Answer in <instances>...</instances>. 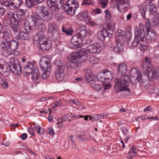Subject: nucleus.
Segmentation results:
<instances>
[{"mask_svg":"<svg viewBox=\"0 0 159 159\" xmlns=\"http://www.w3.org/2000/svg\"><path fill=\"white\" fill-rule=\"evenodd\" d=\"M142 68L143 71V74H145L150 79H159V73L157 69H155L152 66L149 58L146 57L143 62Z\"/></svg>","mask_w":159,"mask_h":159,"instance_id":"1","label":"nucleus"},{"mask_svg":"<svg viewBox=\"0 0 159 159\" xmlns=\"http://www.w3.org/2000/svg\"><path fill=\"white\" fill-rule=\"evenodd\" d=\"M130 81V78L127 75H124L120 79L116 78L115 80V89H116L118 92L127 91L128 93L130 92L129 89L127 88Z\"/></svg>","mask_w":159,"mask_h":159,"instance_id":"2","label":"nucleus"},{"mask_svg":"<svg viewBox=\"0 0 159 159\" xmlns=\"http://www.w3.org/2000/svg\"><path fill=\"white\" fill-rule=\"evenodd\" d=\"M33 70L31 76L33 81L36 84H38L40 82L39 76L40 72L38 69L34 68L33 65L30 62H28L24 67V76H29Z\"/></svg>","mask_w":159,"mask_h":159,"instance_id":"3","label":"nucleus"},{"mask_svg":"<svg viewBox=\"0 0 159 159\" xmlns=\"http://www.w3.org/2000/svg\"><path fill=\"white\" fill-rule=\"evenodd\" d=\"M7 17H4L3 19V23L6 27L11 26L14 33L18 32V23L17 22L14 17V13L9 12L7 13Z\"/></svg>","mask_w":159,"mask_h":159,"instance_id":"4","label":"nucleus"},{"mask_svg":"<svg viewBox=\"0 0 159 159\" xmlns=\"http://www.w3.org/2000/svg\"><path fill=\"white\" fill-rule=\"evenodd\" d=\"M18 45V43L14 39L6 41V43L2 42L0 44V48L3 51V52L8 55L11 53V51L17 49Z\"/></svg>","mask_w":159,"mask_h":159,"instance_id":"5","label":"nucleus"},{"mask_svg":"<svg viewBox=\"0 0 159 159\" xmlns=\"http://www.w3.org/2000/svg\"><path fill=\"white\" fill-rule=\"evenodd\" d=\"M48 59L43 57L40 59V66L42 72V77L43 79H47L50 74L49 70L50 69L51 65L48 61Z\"/></svg>","mask_w":159,"mask_h":159,"instance_id":"6","label":"nucleus"},{"mask_svg":"<svg viewBox=\"0 0 159 159\" xmlns=\"http://www.w3.org/2000/svg\"><path fill=\"white\" fill-rule=\"evenodd\" d=\"M112 72L107 69H104L98 73L97 75L98 80L103 82L109 83L113 78Z\"/></svg>","mask_w":159,"mask_h":159,"instance_id":"7","label":"nucleus"},{"mask_svg":"<svg viewBox=\"0 0 159 159\" xmlns=\"http://www.w3.org/2000/svg\"><path fill=\"white\" fill-rule=\"evenodd\" d=\"M57 67L55 71V76L59 81L63 80L65 76V67L63 66L62 61L61 60L57 61L55 62Z\"/></svg>","mask_w":159,"mask_h":159,"instance_id":"8","label":"nucleus"},{"mask_svg":"<svg viewBox=\"0 0 159 159\" xmlns=\"http://www.w3.org/2000/svg\"><path fill=\"white\" fill-rule=\"evenodd\" d=\"M145 28L146 29L147 39L152 42L155 41L156 39V34L150 27V20L148 19L147 20Z\"/></svg>","mask_w":159,"mask_h":159,"instance_id":"9","label":"nucleus"},{"mask_svg":"<svg viewBox=\"0 0 159 159\" xmlns=\"http://www.w3.org/2000/svg\"><path fill=\"white\" fill-rule=\"evenodd\" d=\"M68 60L74 64L75 67L79 68L80 67V63L79 61V50L76 52H73L68 56Z\"/></svg>","mask_w":159,"mask_h":159,"instance_id":"10","label":"nucleus"},{"mask_svg":"<svg viewBox=\"0 0 159 159\" xmlns=\"http://www.w3.org/2000/svg\"><path fill=\"white\" fill-rule=\"evenodd\" d=\"M21 24H18V27L23 26L24 30L27 32H30L33 29V22L32 20L30 18L24 19L23 21H21Z\"/></svg>","mask_w":159,"mask_h":159,"instance_id":"11","label":"nucleus"},{"mask_svg":"<svg viewBox=\"0 0 159 159\" xmlns=\"http://www.w3.org/2000/svg\"><path fill=\"white\" fill-rule=\"evenodd\" d=\"M87 49L88 51L86 52L92 54H95L100 52L102 48L101 44L97 42L88 46Z\"/></svg>","mask_w":159,"mask_h":159,"instance_id":"12","label":"nucleus"},{"mask_svg":"<svg viewBox=\"0 0 159 159\" xmlns=\"http://www.w3.org/2000/svg\"><path fill=\"white\" fill-rule=\"evenodd\" d=\"M49 16L48 9L46 7L42 6L40 8V19L47 21L51 19Z\"/></svg>","mask_w":159,"mask_h":159,"instance_id":"13","label":"nucleus"},{"mask_svg":"<svg viewBox=\"0 0 159 159\" xmlns=\"http://www.w3.org/2000/svg\"><path fill=\"white\" fill-rule=\"evenodd\" d=\"M40 34V49L43 50H45L49 49L51 46L50 41L48 42L46 39L45 36H43L42 37Z\"/></svg>","mask_w":159,"mask_h":159,"instance_id":"14","label":"nucleus"},{"mask_svg":"<svg viewBox=\"0 0 159 159\" xmlns=\"http://www.w3.org/2000/svg\"><path fill=\"white\" fill-rule=\"evenodd\" d=\"M118 1L116 7L118 10L120 11L130 7V2L128 0H118Z\"/></svg>","mask_w":159,"mask_h":159,"instance_id":"15","label":"nucleus"},{"mask_svg":"<svg viewBox=\"0 0 159 159\" xmlns=\"http://www.w3.org/2000/svg\"><path fill=\"white\" fill-rule=\"evenodd\" d=\"M145 27L144 25L142 23H140L139 25V26H137L135 28V36H136V33L138 34L139 38H141L142 34H143V36L142 39L144 40L145 37Z\"/></svg>","mask_w":159,"mask_h":159,"instance_id":"16","label":"nucleus"},{"mask_svg":"<svg viewBox=\"0 0 159 159\" xmlns=\"http://www.w3.org/2000/svg\"><path fill=\"white\" fill-rule=\"evenodd\" d=\"M113 36L112 33L107 32L105 30H103L99 32L97 35L98 39L101 41H103L107 39L111 38Z\"/></svg>","mask_w":159,"mask_h":159,"instance_id":"17","label":"nucleus"},{"mask_svg":"<svg viewBox=\"0 0 159 159\" xmlns=\"http://www.w3.org/2000/svg\"><path fill=\"white\" fill-rule=\"evenodd\" d=\"M82 39L77 35L73 36L71 39V45L70 46L71 48H75L79 47V45L82 42Z\"/></svg>","mask_w":159,"mask_h":159,"instance_id":"18","label":"nucleus"},{"mask_svg":"<svg viewBox=\"0 0 159 159\" xmlns=\"http://www.w3.org/2000/svg\"><path fill=\"white\" fill-rule=\"evenodd\" d=\"M11 69L12 73L20 75L21 74V67L20 65L16 64L14 62H11Z\"/></svg>","mask_w":159,"mask_h":159,"instance_id":"19","label":"nucleus"},{"mask_svg":"<svg viewBox=\"0 0 159 159\" xmlns=\"http://www.w3.org/2000/svg\"><path fill=\"white\" fill-rule=\"evenodd\" d=\"M26 12L24 11V10L22 9H19L18 11L17 14L14 16V17L16 18L17 22H18V24L21 25V21H23L25 19V17L26 16Z\"/></svg>","mask_w":159,"mask_h":159,"instance_id":"20","label":"nucleus"},{"mask_svg":"<svg viewBox=\"0 0 159 159\" xmlns=\"http://www.w3.org/2000/svg\"><path fill=\"white\" fill-rule=\"evenodd\" d=\"M70 6H66L64 8V10L67 14L71 16H73L75 14L76 9L79 7V5L76 4V6L72 5H70Z\"/></svg>","mask_w":159,"mask_h":159,"instance_id":"21","label":"nucleus"},{"mask_svg":"<svg viewBox=\"0 0 159 159\" xmlns=\"http://www.w3.org/2000/svg\"><path fill=\"white\" fill-rule=\"evenodd\" d=\"M77 35L81 39L85 37L87 34L86 28L85 26L82 25L76 31Z\"/></svg>","mask_w":159,"mask_h":159,"instance_id":"22","label":"nucleus"},{"mask_svg":"<svg viewBox=\"0 0 159 159\" xmlns=\"http://www.w3.org/2000/svg\"><path fill=\"white\" fill-rule=\"evenodd\" d=\"M127 70V66L125 62L120 63L117 66V70L118 75H121L125 73Z\"/></svg>","mask_w":159,"mask_h":159,"instance_id":"23","label":"nucleus"},{"mask_svg":"<svg viewBox=\"0 0 159 159\" xmlns=\"http://www.w3.org/2000/svg\"><path fill=\"white\" fill-rule=\"evenodd\" d=\"M87 11H84V12H80L77 15L78 18L82 20H84L86 22L89 21L90 19V17L89 16Z\"/></svg>","mask_w":159,"mask_h":159,"instance_id":"24","label":"nucleus"},{"mask_svg":"<svg viewBox=\"0 0 159 159\" xmlns=\"http://www.w3.org/2000/svg\"><path fill=\"white\" fill-rule=\"evenodd\" d=\"M17 33H14L17 37L21 40H29L30 38V35L24 31L20 32L18 30Z\"/></svg>","mask_w":159,"mask_h":159,"instance_id":"25","label":"nucleus"},{"mask_svg":"<svg viewBox=\"0 0 159 159\" xmlns=\"http://www.w3.org/2000/svg\"><path fill=\"white\" fill-rule=\"evenodd\" d=\"M138 34L137 33H136V36H135L134 38L131 43V46L132 47H136L139 44H140V43H142V42H143L144 41V40L141 39L143 37V34H142L141 38H139L138 37H139Z\"/></svg>","mask_w":159,"mask_h":159,"instance_id":"26","label":"nucleus"},{"mask_svg":"<svg viewBox=\"0 0 159 159\" xmlns=\"http://www.w3.org/2000/svg\"><path fill=\"white\" fill-rule=\"evenodd\" d=\"M116 45L114 46L113 48L114 52L117 53L121 52L123 50L124 46L122 43H120L118 39H116Z\"/></svg>","mask_w":159,"mask_h":159,"instance_id":"27","label":"nucleus"},{"mask_svg":"<svg viewBox=\"0 0 159 159\" xmlns=\"http://www.w3.org/2000/svg\"><path fill=\"white\" fill-rule=\"evenodd\" d=\"M79 61L80 64L81 62H83L86 61L88 58V54L87 53L85 52L84 51L79 50Z\"/></svg>","mask_w":159,"mask_h":159,"instance_id":"28","label":"nucleus"},{"mask_svg":"<svg viewBox=\"0 0 159 159\" xmlns=\"http://www.w3.org/2000/svg\"><path fill=\"white\" fill-rule=\"evenodd\" d=\"M33 40L35 45L40 48V33H37L33 37Z\"/></svg>","mask_w":159,"mask_h":159,"instance_id":"29","label":"nucleus"},{"mask_svg":"<svg viewBox=\"0 0 159 159\" xmlns=\"http://www.w3.org/2000/svg\"><path fill=\"white\" fill-rule=\"evenodd\" d=\"M39 0H25L26 6L28 7H31L37 4Z\"/></svg>","mask_w":159,"mask_h":159,"instance_id":"30","label":"nucleus"},{"mask_svg":"<svg viewBox=\"0 0 159 159\" xmlns=\"http://www.w3.org/2000/svg\"><path fill=\"white\" fill-rule=\"evenodd\" d=\"M117 31L119 34H118V38L117 39L119 40L120 42L125 41V32L121 30H118Z\"/></svg>","mask_w":159,"mask_h":159,"instance_id":"31","label":"nucleus"},{"mask_svg":"<svg viewBox=\"0 0 159 159\" xmlns=\"http://www.w3.org/2000/svg\"><path fill=\"white\" fill-rule=\"evenodd\" d=\"M89 61L92 64H95L98 63L99 59L96 56L92 55L89 58Z\"/></svg>","mask_w":159,"mask_h":159,"instance_id":"32","label":"nucleus"},{"mask_svg":"<svg viewBox=\"0 0 159 159\" xmlns=\"http://www.w3.org/2000/svg\"><path fill=\"white\" fill-rule=\"evenodd\" d=\"M11 5L16 8H18L22 3V0H11Z\"/></svg>","mask_w":159,"mask_h":159,"instance_id":"33","label":"nucleus"},{"mask_svg":"<svg viewBox=\"0 0 159 159\" xmlns=\"http://www.w3.org/2000/svg\"><path fill=\"white\" fill-rule=\"evenodd\" d=\"M139 11L143 18H145L146 11L147 9L146 6H140L139 7Z\"/></svg>","mask_w":159,"mask_h":159,"instance_id":"34","label":"nucleus"},{"mask_svg":"<svg viewBox=\"0 0 159 159\" xmlns=\"http://www.w3.org/2000/svg\"><path fill=\"white\" fill-rule=\"evenodd\" d=\"M10 71H11V63L10 64L8 65V66H6L5 67H4L2 70H0V73L2 75H4L6 73H8Z\"/></svg>","mask_w":159,"mask_h":159,"instance_id":"35","label":"nucleus"},{"mask_svg":"<svg viewBox=\"0 0 159 159\" xmlns=\"http://www.w3.org/2000/svg\"><path fill=\"white\" fill-rule=\"evenodd\" d=\"M142 80L141 76H131L130 81L134 84H136L138 81H140Z\"/></svg>","mask_w":159,"mask_h":159,"instance_id":"36","label":"nucleus"},{"mask_svg":"<svg viewBox=\"0 0 159 159\" xmlns=\"http://www.w3.org/2000/svg\"><path fill=\"white\" fill-rule=\"evenodd\" d=\"M115 25L114 24H112L111 23H109L107 24V27L104 30L107 32H110L112 33L114 30V27Z\"/></svg>","mask_w":159,"mask_h":159,"instance_id":"37","label":"nucleus"},{"mask_svg":"<svg viewBox=\"0 0 159 159\" xmlns=\"http://www.w3.org/2000/svg\"><path fill=\"white\" fill-rule=\"evenodd\" d=\"M57 4L54 3V4H52V6L50 7V6H48V7L50 8L52 11H53L55 12H58V10L60 8V7L61 6V4H58V5H57Z\"/></svg>","mask_w":159,"mask_h":159,"instance_id":"38","label":"nucleus"},{"mask_svg":"<svg viewBox=\"0 0 159 159\" xmlns=\"http://www.w3.org/2000/svg\"><path fill=\"white\" fill-rule=\"evenodd\" d=\"M62 1L61 0H47V3L48 6L51 7L52 5V4H54V3L57 4V5H58V4H61Z\"/></svg>","mask_w":159,"mask_h":159,"instance_id":"39","label":"nucleus"},{"mask_svg":"<svg viewBox=\"0 0 159 159\" xmlns=\"http://www.w3.org/2000/svg\"><path fill=\"white\" fill-rule=\"evenodd\" d=\"M130 74L131 76H141L142 75V74L140 73H138V70L135 68H133L131 70Z\"/></svg>","mask_w":159,"mask_h":159,"instance_id":"40","label":"nucleus"},{"mask_svg":"<svg viewBox=\"0 0 159 159\" xmlns=\"http://www.w3.org/2000/svg\"><path fill=\"white\" fill-rule=\"evenodd\" d=\"M62 31L66 34L67 35H72V33L73 32V31L72 30L71 28H70V29H69L65 28L64 27L62 28Z\"/></svg>","mask_w":159,"mask_h":159,"instance_id":"41","label":"nucleus"},{"mask_svg":"<svg viewBox=\"0 0 159 159\" xmlns=\"http://www.w3.org/2000/svg\"><path fill=\"white\" fill-rule=\"evenodd\" d=\"M105 18L106 20L107 21H111L112 20V16L111 13L107 9L105 11Z\"/></svg>","mask_w":159,"mask_h":159,"instance_id":"42","label":"nucleus"},{"mask_svg":"<svg viewBox=\"0 0 159 159\" xmlns=\"http://www.w3.org/2000/svg\"><path fill=\"white\" fill-rule=\"evenodd\" d=\"M85 78L87 81L90 83V84L92 82H95V81L93 80V76L91 74H87L85 76Z\"/></svg>","mask_w":159,"mask_h":159,"instance_id":"43","label":"nucleus"},{"mask_svg":"<svg viewBox=\"0 0 159 159\" xmlns=\"http://www.w3.org/2000/svg\"><path fill=\"white\" fill-rule=\"evenodd\" d=\"M91 84L92 88L97 91H99L101 89L102 87L99 84H97L96 81L92 82Z\"/></svg>","mask_w":159,"mask_h":159,"instance_id":"44","label":"nucleus"},{"mask_svg":"<svg viewBox=\"0 0 159 159\" xmlns=\"http://www.w3.org/2000/svg\"><path fill=\"white\" fill-rule=\"evenodd\" d=\"M149 8L151 14H154L157 11L156 8L153 4L149 5Z\"/></svg>","mask_w":159,"mask_h":159,"instance_id":"45","label":"nucleus"},{"mask_svg":"<svg viewBox=\"0 0 159 159\" xmlns=\"http://www.w3.org/2000/svg\"><path fill=\"white\" fill-rule=\"evenodd\" d=\"M0 84V87H2L4 88H7L8 87V80L6 79H3Z\"/></svg>","mask_w":159,"mask_h":159,"instance_id":"46","label":"nucleus"},{"mask_svg":"<svg viewBox=\"0 0 159 159\" xmlns=\"http://www.w3.org/2000/svg\"><path fill=\"white\" fill-rule=\"evenodd\" d=\"M150 25H158L159 26V15L157 18H154L151 22L150 21Z\"/></svg>","mask_w":159,"mask_h":159,"instance_id":"47","label":"nucleus"},{"mask_svg":"<svg viewBox=\"0 0 159 159\" xmlns=\"http://www.w3.org/2000/svg\"><path fill=\"white\" fill-rule=\"evenodd\" d=\"M104 118V114L103 113H101L100 115H95L93 116V120H97Z\"/></svg>","mask_w":159,"mask_h":159,"instance_id":"48","label":"nucleus"},{"mask_svg":"<svg viewBox=\"0 0 159 159\" xmlns=\"http://www.w3.org/2000/svg\"><path fill=\"white\" fill-rule=\"evenodd\" d=\"M11 1H8V0H1L0 1V4H2L5 6L9 7L11 5Z\"/></svg>","mask_w":159,"mask_h":159,"instance_id":"49","label":"nucleus"},{"mask_svg":"<svg viewBox=\"0 0 159 159\" xmlns=\"http://www.w3.org/2000/svg\"><path fill=\"white\" fill-rule=\"evenodd\" d=\"M33 22V28L36 27L38 28H39L40 26V20L39 19H32Z\"/></svg>","mask_w":159,"mask_h":159,"instance_id":"50","label":"nucleus"},{"mask_svg":"<svg viewBox=\"0 0 159 159\" xmlns=\"http://www.w3.org/2000/svg\"><path fill=\"white\" fill-rule=\"evenodd\" d=\"M144 42L140 43L139 45V48L141 50L145 51L147 49V45L144 44Z\"/></svg>","mask_w":159,"mask_h":159,"instance_id":"51","label":"nucleus"},{"mask_svg":"<svg viewBox=\"0 0 159 159\" xmlns=\"http://www.w3.org/2000/svg\"><path fill=\"white\" fill-rule=\"evenodd\" d=\"M76 4H78L77 3H76L74 0H69L67 2L66 6H70V5H74L75 6H76Z\"/></svg>","mask_w":159,"mask_h":159,"instance_id":"52","label":"nucleus"},{"mask_svg":"<svg viewBox=\"0 0 159 159\" xmlns=\"http://www.w3.org/2000/svg\"><path fill=\"white\" fill-rule=\"evenodd\" d=\"M66 119L63 117H61L57 119L58 123L57 124L58 125V124L61 123V125H62L63 122L66 121Z\"/></svg>","mask_w":159,"mask_h":159,"instance_id":"53","label":"nucleus"},{"mask_svg":"<svg viewBox=\"0 0 159 159\" xmlns=\"http://www.w3.org/2000/svg\"><path fill=\"white\" fill-rule=\"evenodd\" d=\"M34 131H36L37 130V132L39 134H40V127L39 126L36 125L34 124L33 125V126L32 127Z\"/></svg>","mask_w":159,"mask_h":159,"instance_id":"54","label":"nucleus"},{"mask_svg":"<svg viewBox=\"0 0 159 159\" xmlns=\"http://www.w3.org/2000/svg\"><path fill=\"white\" fill-rule=\"evenodd\" d=\"M57 27L56 24L54 22H52L49 25V28L52 30H54L56 29Z\"/></svg>","mask_w":159,"mask_h":159,"instance_id":"55","label":"nucleus"},{"mask_svg":"<svg viewBox=\"0 0 159 159\" xmlns=\"http://www.w3.org/2000/svg\"><path fill=\"white\" fill-rule=\"evenodd\" d=\"M46 29V27L45 24L43 23H40V30L42 32H44Z\"/></svg>","mask_w":159,"mask_h":159,"instance_id":"56","label":"nucleus"},{"mask_svg":"<svg viewBox=\"0 0 159 159\" xmlns=\"http://www.w3.org/2000/svg\"><path fill=\"white\" fill-rule=\"evenodd\" d=\"M100 3L101 5L102 8H105L107 5V3L106 2L105 0H100Z\"/></svg>","mask_w":159,"mask_h":159,"instance_id":"57","label":"nucleus"},{"mask_svg":"<svg viewBox=\"0 0 159 159\" xmlns=\"http://www.w3.org/2000/svg\"><path fill=\"white\" fill-rule=\"evenodd\" d=\"M111 87V85L109 84H104L103 85V89L104 90H107Z\"/></svg>","mask_w":159,"mask_h":159,"instance_id":"58","label":"nucleus"},{"mask_svg":"<svg viewBox=\"0 0 159 159\" xmlns=\"http://www.w3.org/2000/svg\"><path fill=\"white\" fill-rule=\"evenodd\" d=\"M28 132L30 134H31L32 136H35V134L33 132L34 130L32 127L28 128Z\"/></svg>","mask_w":159,"mask_h":159,"instance_id":"59","label":"nucleus"},{"mask_svg":"<svg viewBox=\"0 0 159 159\" xmlns=\"http://www.w3.org/2000/svg\"><path fill=\"white\" fill-rule=\"evenodd\" d=\"M33 19H39L40 20V16L37 13H35L33 14Z\"/></svg>","mask_w":159,"mask_h":159,"instance_id":"60","label":"nucleus"},{"mask_svg":"<svg viewBox=\"0 0 159 159\" xmlns=\"http://www.w3.org/2000/svg\"><path fill=\"white\" fill-rule=\"evenodd\" d=\"M70 102H72L74 104L77 105H80V102H79V100L77 99H74L70 101Z\"/></svg>","mask_w":159,"mask_h":159,"instance_id":"61","label":"nucleus"},{"mask_svg":"<svg viewBox=\"0 0 159 159\" xmlns=\"http://www.w3.org/2000/svg\"><path fill=\"white\" fill-rule=\"evenodd\" d=\"M48 133L51 135H54L55 134L53 129L51 127L49 128Z\"/></svg>","mask_w":159,"mask_h":159,"instance_id":"62","label":"nucleus"},{"mask_svg":"<svg viewBox=\"0 0 159 159\" xmlns=\"http://www.w3.org/2000/svg\"><path fill=\"white\" fill-rule=\"evenodd\" d=\"M92 4V0H84L83 5L90 4Z\"/></svg>","mask_w":159,"mask_h":159,"instance_id":"63","label":"nucleus"},{"mask_svg":"<svg viewBox=\"0 0 159 159\" xmlns=\"http://www.w3.org/2000/svg\"><path fill=\"white\" fill-rule=\"evenodd\" d=\"M61 104L60 102L57 101L53 104L52 108H55L61 106Z\"/></svg>","mask_w":159,"mask_h":159,"instance_id":"64","label":"nucleus"}]
</instances>
